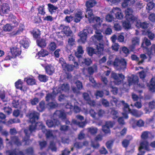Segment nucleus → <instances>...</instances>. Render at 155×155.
<instances>
[{
	"label": "nucleus",
	"mask_w": 155,
	"mask_h": 155,
	"mask_svg": "<svg viewBox=\"0 0 155 155\" xmlns=\"http://www.w3.org/2000/svg\"><path fill=\"white\" fill-rule=\"evenodd\" d=\"M39 115V113L36 111H33L31 113L29 114V118L31 125H30L28 129H26L24 130L25 136L23 137L21 141H19L18 137L17 136L11 137V141L6 143L7 147H12L13 143L18 146L29 145L31 141L29 140L30 136L36 129H41L42 132L45 134L47 139H54L55 137L53 135L52 130L46 129L42 122L36 123V120L38 119Z\"/></svg>",
	"instance_id": "obj_1"
},
{
	"label": "nucleus",
	"mask_w": 155,
	"mask_h": 155,
	"mask_svg": "<svg viewBox=\"0 0 155 155\" xmlns=\"http://www.w3.org/2000/svg\"><path fill=\"white\" fill-rule=\"evenodd\" d=\"M101 30H97L95 31V35L94 36L95 39L94 42L96 49L91 47L87 49V52L90 56H92L94 54H101L104 50V45L102 42L103 36L101 34Z\"/></svg>",
	"instance_id": "obj_2"
},
{
	"label": "nucleus",
	"mask_w": 155,
	"mask_h": 155,
	"mask_svg": "<svg viewBox=\"0 0 155 155\" xmlns=\"http://www.w3.org/2000/svg\"><path fill=\"white\" fill-rule=\"evenodd\" d=\"M85 16L86 18L88 19L89 23H95L93 26L95 31L97 30H101L100 27L102 22V19H101L99 17H94L93 15L92 10L91 9V8L86 9Z\"/></svg>",
	"instance_id": "obj_3"
},
{
	"label": "nucleus",
	"mask_w": 155,
	"mask_h": 155,
	"mask_svg": "<svg viewBox=\"0 0 155 155\" xmlns=\"http://www.w3.org/2000/svg\"><path fill=\"white\" fill-rule=\"evenodd\" d=\"M149 132L148 131H144L141 135L142 140L140 143L139 148V153L137 155H143L145 152L142 150L144 149L147 151H150L151 149L149 147V144L147 139L148 137Z\"/></svg>",
	"instance_id": "obj_4"
},
{
	"label": "nucleus",
	"mask_w": 155,
	"mask_h": 155,
	"mask_svg": "<svg viewBox=\"0 0 155 155\" xmlns=\"http://www.w3.org/2000/svg\"><path fill=\"white\" fill-rule=\"evenodd\" d=\"M133 10L131 8H128L125 11V18L126 20L123 22V25L125 29H129L131 26V23L136 21L137 18L133 14Z\"/></svg>",
	"instance_id": "obj_5"
},
{
	"label": "nucleus",
	"mask_w": 155,
	"mask_h": 155,
	"mask_svg": "<svg viewBox=\"0 0 155 155\" xmlns=\"http://www.w3.org/2000/svg\"><path fill=\"white\" fill-rule=\"evenodd\" d=\"M114 68L118 71H124L126 68L127 62L123 58H116L113 62Z\"/></svg>",
	"instance_id": "obj_6"
},
{
	"label": "nucleus",
	"mask_w": 155,
	"mask_h": 155,
	"mask_svg": "<svg viewBox=\"0 0 155 155\" xmlns=\"http://www.w3.org/2000/svg\"><path fill=\"white\" fill-rule=\"evenodd\" d=\"M93 33V29L90 27H87L83 31L81 32L79 34V35L80 37V39L83 43H84L86 41L87 35L88 34H92Z\"/></svg>",
	"instance_id": "obj_7"
},
{
	"label": "nucleus",
	"mask_w": 155,
	"mask_h": 155,
	"mask_svg": "<svg viewBox=\"0 0 155 155\" xmlns=\"http://www.w3.org/2000/svg\"><path fill=\"white\" fill-rule=\"evenodd\" d=\"M111 77L114 79L115 84L117 85L121 84L124 78V76L122 74H117L114 72L112 73Z\"/></svg>",
	"instance_id": "obj_8"
},
{
	"label": "nucleus",
	"mask_w": 155,
	"mask_h": 155,
	"mask_svg": "<svg viewBox=\"0 0 155 155\" xmlns=\"http://www.w3.org/2000/svg\"><path fill=\"white\" fill-rule=\"evenodd\" d=\"M86 123L85 122H79L75 119H73L72 120L71 125L72 128L75 130L77 129V126H78L79 127L83 128L85 125Z\"/></svg>",
	"instance_id": "obj_9"
},
{
	"label": "nucleus",
	"mask_w": 155,
	"mask_h": 155,
	"mask_svg": "<svg viewBox=\"0 0 155 155\" xmlns=\"http://www.w3.org/2000/svg\"><path fill=\"white\" fill-rule=\"evenodd\" d=\"M122 103L124 106L123 108V110L124 112L122 113V115L125 119H127L128 118L127 114L131 113L132 110L129 108V105L127 103H125V101H121Z\"/></svg>",
	"instance_id": "obj_10"
},
{
	"label": "nucleus",
	"mask_w": 155,
	"mask_h": 155,
	"mask_svg": "<svg viewBox=\"0 0 155 155\" xmlns=\"http://www.w3.org/2000/svg\"><path fill=\"white\" fill-rule=\"evenodd\" d=\"M78 61L81 66H89L92 62L90 59L84 58L82 57L78 59Z\"/></svg>",
	"instance_id": "obj_11"
},
{
	"label": "nucleus",
	"mask_w": 155,
	"mask_h": 155,
	"mask_svg": "<svg viewBox=\"0 0 155 155\" xmlns=\"http://www.w3.org/2000/svg\"><path fill=\"white\" fill-rule=\"evenodd\" d=\"M84 14L83 12L81 10H78L74 15V21L76 23L79 22L81 19L84 17Z\"/></svg>",
	"instance_id": "obj_12"
},
{
	"label": "nucleus",
	"mask_w": 155,
	"mask_h": 155,
	"mask_svg": "<svg viewBox=\"0 0 155 155\" xmlns=\"http://www.w3.org/2000/svg\"><path fill=\"white\" fill-rule=\"evenodd\" d=\"M54 89H57L55 90L56 93H61L62 92H68L69 89V87L68 84H63L60 85L58 88L56 87Z\"/></svg>",
	"instance_id": "obj_13"
},
{
	"label": "nucleus",
	"mask_w": 155,
	"mask_h": 155,
	"mask_svg": "<svg viewBox=\"0 0 155 155\" xmlns=\"http://www.w3.org/2000/svg\"><path fill=\"white\" fill-rule=\"evenodd\" d=\"M10 7L8 4L4 3L0 6V15H2L4 14H7L10 11Z\"/></svg>",
	"instance_id": "obj_14"
},
{
	"label": "nucleus",
	"mask_w": 155,
	"mask_h": 155,
	"mask_svg": "<svg viewBox=\"0 0 155 155\" xmlns=\"http://www.w3.org/2000/svg\"><path fill=\"white\" fill-rule=\"evenodd\" d=\"M46 124L48 127H52L58 126L60 124L59 121L57 119H53V120H48L46 122Z\"/></svg>",
	"instance_id": "obj_15"
},
{
	"label": "nucleus",
	"mask_w": 155,
	"mask_h": 155,
	"mask_svg": "<svg viewBox=\"0 0 155 155\" xmlns=\"http://www.w3.org/2000/svg\"><path fill=\"white\" fill-rule=\"evenodd\" d=\"M57 89H54L53 92L52 93H48L47 94L45 97L46 101L47 102H49L50 101H54L56 95L58 93H56L55 90Z\"/></svg>",
	"instance_id": "obj_16"
},
{
	"label": "nucleus",
	"mask_w": 155,
	"mask_h": 155,
	"mask_svg": "<svg viewBox=\"0 0 155 155\" xmlns=\"http://www.w3.org/2000/svg\"><path fill=\"white\" fill-rule=\"evenodd\" d=\"M115 15L117 18L118 19H122L124 17V15L121 12L120 9L118 8H114L111 12Z\"/></svg>",
	"instance_id": "obj_17"
},
{
	"label": "nucleus",
	"mask_w": 155,
	"mask_h": 155,
	"mask_svg": "<svg viewBox=\"0 0 155 155\" xmlns=\"http://www.w3.org/2000/svg\"><path fill=\"white\" fill-rule=\"evenodd\" d=\"M20 43L23 47L25 48H27L29 45L30 41L25 36H21L20 38Z\"/></svg>",
	"instance_id": "obj_18"
},
{
	"label": "nucleus",
	"mask_w": 155,
	"mask_h": 155,
	"mask_svg": "<svg viewBox=\"0 0 155 155\" xmlns=\"http://www.w3.org/2000/svg\"><path fill=\"white\" fill-rule=\"evenodd\" d=\"M66 114L63 110H56L54 113V117H58L62 120L66 118Z\"/></svg>",
	"instance_id": "obj_19"
},
{
	"label": "nucleus",
	"mask_w": 155,
	"mask_h": 155,
	"mask_svg": "<svg viewBox=\"0 0 155 155\" xmlns=\"http://www.w3.org/2000/svg\"><path fill=\"white\" fill-rule=\"evenodd\" d=\"M102 136L101 135H98L95 139V140L93 141H91V146L94 148H97L99 146V144L97 142V141H101L102 140Z\"/></svg>",
	"instance_id": "obj_20"
},
{
	"label": "nucleus",
	"mask_w": 155,
	"mask_h": 155,
	"mask_svg": "<svg viewBox=\"0 0 155 155\" xmlns=\"http://www.w3.org/2000/svg\"><path fill=\"white\" fill-rule=\"evenodd\" d=\"M60 28L63 30V32L66 36H70L71 35L72 31L68 26L61 25L60 26Z\"/></svg>",
	"instance_id": "obj_21"
},
{
	"label": "nucleus",
	"mask_w": 155,
	"mask_h": 155,
	"mask_svg": "<svg viewBox=\"0 0 155 155\" xmlns=\"http://www.w3.org/2000/svg\"><path fill=\"white\" fill-rule=\"evenodd\" d=\"M127 81L128 84L127 86L130 87V85L132 84H137L138 85V80L137 77H128L127 78Z\"/></svg>",
	"instance_id": "obj_22"
},
{
	"label": "nucleus",
	"mask_w": 155,
	"mask_h": 155,
	"mask_svg": "<svg viewBox=\"0 0 155 155\" xmlns=\"http://www.w3.org/2000/svg\"><path fill=\"white\" fill-rule=\"evenodd\" d=\"M137 19L136 21V26L138 28H141L142 29H146L149 26V24L146 22H141L140 21H137Z\"/></svg>",
	"instance_id": "obj_23"
},
{
	"label": "nucleus",
	"mask_w": 155,
	"mask_h": 155,
	"mask_svg": "<svg viewBox=\"0 0 155 155\" xmlns=\"http://www.w3.org/2000/svg\"><path fill=\"white\" fill-rule=\"evenodd\" d=\"M21 51L20 48L16 47H14L10 49L11 53L13 57L19 55L21 54Z\"/></svg>",
	"instance_id": "obj_24"
},
{
	"label": "nucleus",
	"mask_w": 155,
	"mask_h": 155,
	"mask_svg": "<svg viewBox=\"0 0 155 155\" xmlns=\"http://www.w3.org/2000/svg\"><path fill=\"white\" fill-rule=\"evenodd\" d=\"M6 153L9 155H25L22 151H19L18 149H16L7 151Z\"/></svg>",
	"instance_id": "obj_25"
},
{
	"label": "nucleus",
	"mask_w": 155,
	"mask_h": 155,
	"mask_svg": "<svg viewBox=\"0 0 155 155\" xmlns=\"http://www.w3.org/2000/svg\"><path fill=\"white\" fill-rule=\"evenodd\" d=\"M77 88L73 87L72 90L74 93H78L79 92V90L82 89L83 86L82 83L79 81H77L76 82Z\"/></svg>",
	"instance_id": "obj_26"
},
{
	"label": "nucleus",
	"mask_w": 155,
	"mask_h": 155,
	"mask_svg": "<svg viewBox=\"0 0 155 155\" xmlns=\"http://www.w3.org/2000/svg\"><path fill=\"white\" fill-rule=\"evenodd\" d=\"M88 144V142L87 141H85L83 142H76L74 144V146L77 149H79L82 148L83 146H87Z\"/></svg>",
	"instance_id": "obj_27"
},
{
	"label": "nucleus",
	"mask_w": 155,
	"mask_h": 155,
	"mask_svg": "<svg viewBox=\"0 0 155 155\" xmlns=\"http://www.w3.org/2000/svg\"><path fill=\"white\" fill-rule=\"evenodd\" d=\"M45 69L47 73L49 75H52L54 72V68L51 65H48L45 67Z\"/></svg>",
	"instance_id": "obj_28"
},
{
	"label": "nucleus",
	"mask_w": 155,
	"mask_h": 155,
	"mask_svg": "<svg viewBox=\"0 0 155 155\" xmlns=\"http://www.w3.org/2000/svg\"><path fill=\"white\" fill-rule=\"evenodd\" d=\"M48 9L49 12L52 15L55 13L57 9H58V7L57 6H55L51 4H48L47 5Z\"/></svg>",
	"instance_id": "obj_29"
},
{
	"label": "nucleus",
	"mask_w": 155,
	"mask_h": 155,
	"mask_svg": "<svg viewBox=\"0 0 155 155\" xmlns=\"http://www.w3.org/2000/svg\"><path fill=\"white\" fill-rule=\"evenodd\" d=\"M140 40L139 38L137 37L133 38L132 40V44L130 46V48L132 49H134L136 46L138 45L139 44Z\"/></svg>",
	"instance_id": "obj_30"
},
{
	"label": "nucleus",
	"mask_w": 155,
	"mask_h": 155,
	"mask_svg": "<svg viewBox=\"0 0 155 155\" xmlns=\"http://www.w3.org/2000/svg\"><path fill=\"white\" fill-rule=\"evenodd\" d=\"M68 59L69 61L74 62L75 68L77 69L78 68V64L77 62L76 59L74 56L72 54L68 56Z\"/></svg>",
	"instance_id": "obj_31"
},
{
	"label": "nucleus",
	"mask_w": 155,
	"mask_h": 155,
	"mask_svg": "<svg viewBox=\"0 0 155 155\" xmlns=\"http://www.w3.org/2000/svg\"><path fill=\"white\" fill-rule=\"evenodd\" d=\"M97 2L95 0H88L86 3V6L87 8H91L94 7Z\"/></svg>",
	"instance_id": "obj_32"
},
{
	"label": "nucleus",
	"mask_w": 155,
	"mask_h": 155,
	"mask_svg": "<svg viewBox=\"0 0 155 155\" xmlns=\"http://www.w3.org/2000/svg\"><path fill=\"white\" fill-rule=\"evenodd\" d=\"M37 43L38 45L41 47L43 48L46 46V43L45 39L39 38L37 40Z\"/></svg>",
	"instance_id": "obj_33"
},
{
	"label": "nucleus",
	"mask_w": 155,
	"mask_h": 155,
	"mask_svg": "<svg viewBox=\"0 0 155 155\" xmlns=\"http://www.w3.org/2000/svg\"><path fill=\"white\" fill-rule=\"evenodd\" d=\"M84 53V51L82 49V48L81 46L78 47V51L75 53V56L78 59L82 57V55Z\"/></svg>",
	"instance_id": "obj_34"
},
{
	"label": "nucleus",
	"mask_w": 155,
	"mask_h": 155,
	"mask_svg": "<svg viewBox=\"0 0 155 155\" xmlns=\"http://www.w3.org/2000/svg\"><path fill=\"white\" fill-rule=\"evenodd\" d=\"M133 123H136L137 126L139 127L143 126L144 124V122L141 119H140L136 121L134 119H132L130 121V123L132 124Z\"/></svg>",
	"instance_id": "obj_35"
},
{
	"label": "nucleus",
	"mask_w": 155,
	"mask_h": 155,
	"mask_svg": "<svg viewBox=\"0 0 155 155\" xmlns=\"http://www.w3.org/2000/svg\"><path fill=\"white\" fill-rule=\"evenodd\" d=\"M149 90L153 92L155 91V78H152L150 81V85L149 86Z\"/></svg>",
	"instance_id": "obj_36"
},
{
	"label": "nucleus",
	"mask_w": 155,
	"mask_h": 155,
	"mask_svg": "<svg viewBox=\"0 0 155 155\" xmlns=\"http://www.w3.org/2000/svg\"><path fill=\"white\" fill-rule=\"evenodd\" d=\"M134 3V0H124L122 5L123 7H125L133 5Z\"/></svg>",
	"instance_id": "obj_37"
},
{
	"label": "nucleus",
	"mask_w": 155,
	"mask_h": 155,
	"mask_svg": "<svg viewBox=\"0 0 155 155\" xmlns=\"http://www.w3.org/2000/svg\"><path fill=\"white\" fill-rule=\"evenodd\" d=\"M131 113L132 115L136 117H140L143 114L141 111L135 109L132 110Z\"/></svg>",
	"instance_id": "obj_38"
},
{
	"label": "nucleus",
	"mask_w": 155,
	"mask_h": 155,
	"mask_svg": "<svg viewBox=\"0 0 155 155\" xmlns=\"http://www.w3.org/2000/svg\"><path fill=\"white\" fill-rule=\"evenodd\" d=\"M112 98L110 102L112 105H115L118 106V105L122 103L121 101H119L117 99L114 97H112Z\"/></svg>",
	"instance_id": "obj_39"
},
{
	"label": "nucleus",
	"mask_w": 155,
	"mask_h": 155,
	"mask_svg": "<svg viewBox=\"0 0 155 155\" xmlns=\"http://www.w3.org/2000/svg\"><path fill=\"white\" fill-rule=\"evenodd\" d=\"M65 66H64L62 68L65 70L67 71H72L74 68H75L74 66V64L73 65L72 64H69L66 63L65 65Z\"/></svg>",
	"instance_id": "obj_40"
},
{
	"label": "nucleus",
	"mask_w": 155,
	"mask_h": 155,
	"mask_svg": "<svg viewBox=\"0 0 155 155\" xmlns=\"http://www.w3.org/2000/svg\"><path fill=\"white\" fill-rule=\"evenodd\" d=\"M22 82L20 79L18 80L15 83V86L17 89H19L21 90L24 91V90L22 87Z\"/></svg>",
	"instance_id": "obj_41"
},
{
	"label": "nucleus",
	"mask_w": 155,
	"mask_h": 155,
	"mask_svg": "<svg viewBox=\"0 0 155 155\" xmlns=\"http://www.w3.org/2000/svg\"><path fill=\"white\" fill-rule=\"evenodd\" d=\"M14 28V26H12L10 24H7L4 26L3 29L4 31H9L13 29Z\"/></svg>",
	"instance_id": "obj_42"
},
{
	"label": "nucleus",
	"mask_w": 155,
	"mask_h": 155,
	"mask_svg": "<svg viewBox=\"0 0 155 155\" xmlns=\"http://www.w3.org/2000/svg\"><path fill=\"white\" fill-rule=\"evenodd\" d=\"M25 81L29 85H33L35 83V80L32 78H27L25 79Z\"/></svg>",
	"instance_id": "obj_43"
},
{
	"label": "nucleus",
	"mask_w": 155,
	"mask_h": 155,
	"mask_svg": "<svg viewBox=\"0 0 155 155\" xmlns=\"http://www.w3.org/2000/svg\"><path fill=\"white\" fill-rule=\"evenodd\" d=\"M49 148L53 152H56L57 151V148L55 143L53 141H50Z\"/></svg>",
	"instance_id": "obj_44"
},
{
	"label": "nucleus",
	"mask_w": 155,
	"mask_h": 155,
	"mask_svg": "<svg viewBox=\"0 0 155 155\" xmlns=\"http://www.w3.org/2000/svg\"><path fill=\"white\" fill-rule=\"evenodd\" d=\"M97 69V66L96 64H94L93 66L89 67L88 68V73L90 74H92L94 71Z\"/></svg>",
	"instance_id": "obj_45"
},
{
	"label": "nucleus",
	"mask_w": 155,
	"mask_h": 155,
	"mask_svg": "<svg viewBox=\"0 0 155 155\" xmlns=\"http://www.w3.org/2000/svg\"><path fill=\"white\" fill-rule=\"evenodd\" d=\"M47 107H48L49 108L53 109L57 107L58 106V104L56 102L54 101L48 103L47 104Z\"/></svg>",
	"instance_id": "obj_46"
},
{
	"label": "nucleus",
	"mask_w": 155,
	"mask_h": 155,
	"mask_svg": "<svg viewBox=\"0 0 155 155\" xmlns=\"http://www.w3.org/2000/svg\"><path fill=\"white\" fill-rule=\"evenodd\" d=\"M8 18L9 21L13 22L15 25H18V22L16 21L15 17L12 14H10L8 16Z\"/></svg>",
	"instance_id": "obj_47"
},
{
	"label": "nucleus",
	"mask_w": 155,
	"mask_h": 155,
	"mask_svg": "<svg viewBox=\"0 0 155 155\" xmlns=\"http://www.w3.org/2000/svg\"><path fill=\"white\" fill-rule=\"evenodd\" d=\"M155 54V45H153L150 50L148 49L147 54L150 57L151 55Z\"/></svg>",
	"instance_id": "obj_48"
},
{
	"label": "nucleus",
	"mask_w": 155,
	"mask_h": 155,
	"mask_svg": "<svg viewBox=\"0 0 155 155\" xmlns=\"http://www.w3.org/2000/svg\"><path fill=\"white\" fill-rule=\"evenodd\" d=\"M45 104L44 102L41 101L39 104L37 108L38 110L40 112H42L45 109Z\"/></svg>",
	"instance_id": "obj_49"
},
{
	"label": "nucleus",
	"mask_w": 155,
	"mask_h": 155,
	"mask_svg": "<svg viewBox=\"0 0 155 155\" xmlns=\"http://www.w3.org/2000/svg\"><path fill=\"white\" fill-rule=\"evenodd\" d=\"M87 130L88 132L92 135L95 134L97 131V128L93 127L88 128Z\"/></svg>",
	"instance_id": "obj_50"
},
{
	"label": "nucleus",
	"mask_w": 155,
	"mask_h": 155,
	"mask_svg": "<svg viewBox=\"0 0 155 155\" xmlns=\"http://www.w3.org/2000/svg\"><path fill=\"white\" fill-rule=\"evenodd\" d=\"M56 45L54 42H51L49 45L48 48L50 51H54L56 48Z\"/></svg>",
	"instance_id": "obj_51"
},
{
	"label": "nucleus",
	"mask_w": 155,
	"mask_h": 155,
	"mask_svg": "<svg viewBox=\"0 0 155 155\" xmlns=\"http://www.w3.org/2000/svg\"><path fill=\"white\" fill-rule=\"evenodd\" d=\"M144 44L146 46H147L150 45L151 44L150 40H149L146 37L144 38L143 41V42L142 44V46L143 47H144Z\"/></svg>",
	"instance_id": "obj_52"
},
{
	"label": "nucleus",
	"mask_w": 155,
	"mask_h": 155,
	"mask_svg": "<svg viewBox=\"0 0 155 155\" xmlns=\"http://www.w3.org/2000/svg\"><path fill=\"white\" fill-rule=\"evenodd\" d=\"M48 54V52L46 50L41 49L38 53L39 57H45Z\"/></svg>",
	"instance_id": "obj_53"
},
{
	"label": "nucleus",
	"mask_w": 155,
	"mask_h": 155,
	"mask_svg": "<svg viewBox=\"0 0 155 155\" xmlns=\"http://www.w3.org/2000/svg\"><path fill=\"white\" fill-rule=\"evenodd\" d=\"M110 115L113 119L117 118L118 116L117 111L114 110H111L110 112Z\"/></svg>",
	"instance_id": "obj_54"
},
{
	"label": "nucleus",
	"mask_w": 155,
	"mask_h": 155,
	"mask_svg": "<svg viewBox=\"0 0 155 155\" xmlns=\"http://www.w3.org/2000/svg\"><path fill=\"white\" fill-rule=\"evenodd\" d=\"M38 78L40 81L43 82H46L48 80V77L46 75H40Z\"/></svg>",
	"instance_id": "obj_55"
},
{
	"label": "nucleus",
	"mask_w": 155,
	"mask_h": 155,
	"mask_svg": "<svg viewBox=\"0 0 155 155\" xmlns=\"http://www.w3.org/2000/svg\"><path fill=\"white\" fill-rule=\"evenodd\" d=\"M24 28V27L23 26H22V27H20L18 30L13 32L12 34L13 35H19L22 32Z\"/></svg>",
	"instance_id": "obj_56"
},
{
	"label": "nucleus",
	"mask_w": 155,
	"mask_h": 155,
	"mask_svg": "<svg viewBox=\"0 0 155 155\" xmlns=\"http://www.w3.org/2000/svg\"><path fill=\"white\" fill-rule=\"evenodd\" d=\"M32 33L34 37L36 38H38L40 35V31L38 29L33 30Z\"/></svg>",
	"instance_id": "obj_57"
},
{
	"label": "nucleus",
	"mask_w": 155,
	"mask_h": 155,
	"mask_svg": "<svg viewBox=\"0 0 155 155\" xmlns=\"http://www.w3.org/2000/svg\"><path fill=\"white\" fill-rule=\"evenodd\" d=\"M102 104L105 107H108L109 105V102L106 100L104 98L101 100Z\"/></svg>",
	"instance_id": "obj_58"
},
{
	"label": "nucleus",
	"mask_w": 155,
	"mask_h": 155,
	"mask_svg": "<svg viewBox=\"0 0 155 155\" xmlns=\"http://www.w3.org/2000/svg\"><path fill=\"white\" fill-rule=\"evenodd\" d=\"M147 5V9H148L149 10H150L153 8L154 4L153 3L150 2L148 3Z\"/></svg>",
	"instance_id": "obj_59"
},
{
	"label": "nucleus",
	"mask_w": 155,
	"mask_h": 155,
	"mask_svg": "<svg viewBox=\"0 0 155 155\" xmlns=\"http://www.w3.org/2000/svg\"><path fill=\"white\" fill-rule=\"evenodd\" d=\"M39 143L41 149L45 147L47 144V143L45 141H39Z\"/></svg>",
	"instance_id": "obj_60"
},
{
	"label": "nucleus",
	"mask_w": 155,
	"mask_h": 155,
	"mask_svg": "<svg viewBox=\"0 0 155 155\" xmlns=\"http://www.w3.org/2000/svg\"><path fill=\"white\" fill-rule=\"evenodd\" d=\"M106 19L108 22H111L114 20V18L112 15L108 14L107 15Z\"/></svg>",
	"instance_id": "obj_61"
},
{
	"label": "nucleus",
	"mask_w": 155,
	"mask_h": 155,
	"mask_svg": "<svg viewBox=\"0 0 155 155\" xmlns=\"http://www.w3.org/2000/svg\"><path fill=\"white\" fill-rule=\"evenodd\" d=\"M12 106L14 108H17L19 106V103L18 100H13L12 103Z\"/></svg>",
	"instance_id": "obj_62"
},
{
	"label": "nucleus",
	"mask_w": 155,
	"mask_h": 155,
	"mask_svg": "<svg viewBox=\"0 0 155 155\" xmlns=\"http://www.w3.org/2000/svg\"><path fill=\"white\" fill-rule=\"evenodd\" d=\"M39 101V99L38 98L35 97L34 98L31 99L30 102L32 105H34L37 104Z\"/></svg>",
	"instance_id": "obj_63"
},
{
	"label": "nucleus",
	"mask_w": 155,
	"mask_h": 155,
	"mask_svg": "<svg viewBox=\"0 0 155 155\" xmlns=\"http://www.w3.org/2000/svg\"><path fill=\"white\" fill-rule=\"evenodd\" d=\"M114 124L113 121H108L106 122L105 125L110 128L113 127Z\"/></svg>",
	"instance_id": "obj_64"
}]
</instances>
